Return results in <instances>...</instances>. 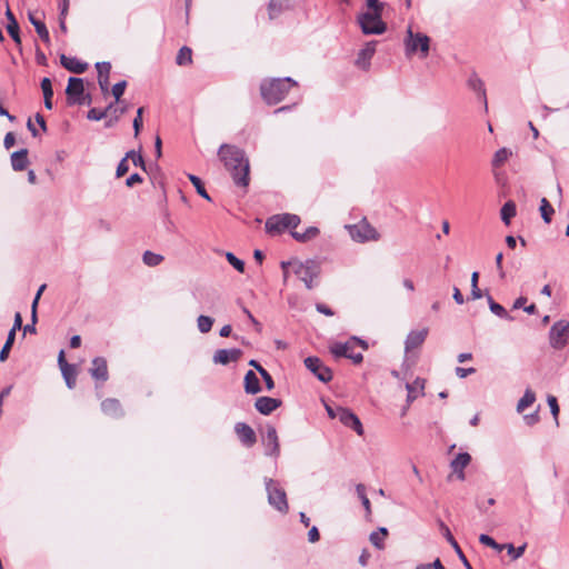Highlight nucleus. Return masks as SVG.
I'll return each mask as SVG.
<instances>
[{
    "label": "nucleus",
    "mask_w": 569,
    "mask_h": 569,
    "mask_svg": "<svg viewBox=\"0 0 569 569\" xmlns=\"http://www.w3.org/2000/svg\"><path fill=\"white\" fill-rule=\"evenodd\" d=\"M218 157L230 172L236 186L247 188L249 184V160L246 151L233 144L222 143L218 149Z\"/></svg>",
    "instance_id": "nucleus-1"
},
{
    "label": "nucleus",
    "mask_w": 569,
    "mask_h": 569,
    "mask_svg": "<svg viewBox=\"0 0 569 569\" xmlns=\"http://www.w3.org/2000/svg\"><path fill=\"white\" fill-rule=\"evenodd\" d=\"M291 267L295 274L305 283L308 289L316 287L315 280L320 274V264L316 260L309 259L306 261L292 260L282 261L281 268L283 270V281L288 280V268Z\"/></svg>",
    "instance_id": "nucleus-2"
},
{
    "label": "nucleus",
    "mask_w": 569,
    "mask_h": 569,
    "mask_svg": "<svg viewBox=\"0 0 569 569\" xmlns=\"http://www.w3.org/2000/svg\"><path fill=\"white\" fill-rule=\"evenodd\" d=\"M297 82L291 78L269 79L264 80L260 86V91L263 100L269 104L279 103L288 94Z\"/></svg>",
    "instance_id": "nucleus-3"
},
{
    "label": "nucleus",
    "mask_w": 569,
    "mask_h": 569,
    "mask_svg": "<svg viewBox=\"0 0 569 569\" xmlns=\"http://www.w3.org/2000/svg\"><path fill=\"white\" fill-rule=\"evenodd\" d=\"M430 42L431 40L427 34L422 32H413L412 27L409 26L403 39L405 53L407 57L419 54L421 59H425L429 54Z\"/></svg>",
    "instance_id": "nucleus-4"
},
{
    "label": "nucleus",
    "mask_w": 569,
    "mask_h": 569,
    "mask_svg": "<svg viewBox=\"0 0 569 569\" xmlns=\"http://www.w3.org/2000/svg\"><path fill=\"white\" fill-rule=\"evenodd\" d=\"M264 483L269 505L279 512L287 513L289 506L284 489L273 479H266Z\"/></svg>",
    "instance_id": "nucleus-5"
},
{
    "label": "nucleus",
    "mask_w": 569,
    "mask_h": 569,
    "mask_svg": "<svg viewBox=\"0 0 569 569\" xmlns=\"http://www.w3.org/2000/svg\"><path fill=\"white\" fill-rule=\"evenodd\" d=\"M358 343L361 345L363 349L367 348V343L363 340L353 337L347 342L333 343L330 347V351L336 358L345 357L351 359L353 363H360L363 359L362 353L353 351L356 345Z\"/></svg>",
    "instance_id": "nucleus-6"
},
{
    "label": "nucleus",
    "mask_w": 569,
    "mask_h": 569,
    "mask_svg": "<svg viewBox=\"0 0 569 569\" xmlns=\"http://www.w3.org/2000/svg\"><path fill=\"white\" fill-rule=\"evenodd\" d=\"M382 12L367 11L358 17L359 26L365 34H382L387 24L381 19Z\"/></svg>",
    "instance_id": "nucleus-7"
},
{
    "label": "nucleus",
    "mask_w": 569,
    "mask_h": 569,
    "mask_svg": "<svg viewBox=\"0 0 569 569\" xmlns=\"http://www.w3.org/2000/svg\"><path fill=\"white\" fill-rule=\"evenodd\" d=\"M300 223L297 214L282 213L270 217L266 222V229L270 233L282 232L287 229H295Z\"/></svg>",
    "instance_id": "nucleus-8"
},
{
    "label": "nucleus",
    "mask_w": 569,
    "mask_h": 569,
    "mask_svg": "<svg viewBox=\"0 0 569 569\" xmlns=\"http://www.w3.org/2000/svg\"><path fill=\"white\" fill-rule=\"evenodd\" d=\"M549 343L553 349L560 350L569 343V321H557L549 331Z\"/></svg>",
    "instance_id": "nucleus-9"
},
{
    "label": "nucleus",
    "mask_w": 569,
    "mask_h": 569,
    "mask_svg": "<svg viewBox=\"0 0 569 569\" xmlns=\"http://www.w3.org/2000/svg\"><path fill=\"white\" fill-rule=\"evenodd\" d=\"M68 104H84V84L81 78L70 77L66 89Z\"/></svg>",
    "instance_id": "nucleus-10"
},
{
    "label": "nucleus",
    "mask_w": 569,
    "mask_h": 569,
    "mask_svg": "<svg viewBox=\"0 0 569 569\" xmlns=\"http://www.w3.org/2000/svg\"><path fill=\"white\" fill-rule=\"evenodd\" d=\"M349 231L351 238L359 242L376 241L379 239L378 231L367 221L351 226Z\"/></svg>",
    "instance_id": "nucleus-11"
},
{
    "label": "nucleus",
    "mask_w": 569,
    "mask_h": 569,
    "mask_svg": "<svg viewBox=\"0 0 569 569\" xmlns=\"http://www.w3.org/2000/svg\"><path fill=\"white\" fill-rule=\"evenodd\" d=\"M305 366L322 382H329L332 379V371L318 357L306 358Z\"/></svg>",
    "instance_id": "nucleus-12"
},
{
    "label": "nucleus",
    "mask_w": 569,
    "mask_h": 569,
    "mask_svg": "<svg viewBox=\"0 0 569 569\" xmlns=\"http://www.w3.org/2000/svg\"><path fill=\"white\" fill-rule=\"evenodd\" d=\"M337 418L339 421L351 429H353L358 436L363 435V427L360 419L349 409L337 407Z\"/></svg>",
    "instance_id": "nucleus-13"
},
{
    "label": "nucleus",
    "mask_w": 569,
    "mask_h": 569,
    "mask_svg": "<svg viewBox=\"0 0 569 569\" xmlns=\"http://www.w3.org/2000/svg\"><path fill=\"white\" fill-rule=\"evenodd\" d=\"M242 356V351L238 348L231 349H219L213 355V362L218 365H229L231 362H236Z\"/></svg>",
    "instance_id": "nucleus-14"
},
{
    "label": "nucleus",
    "mask_w": 569,
    "mask_h": 569,
    "mask_svg": "<svg viewBox=\"0 0 569 569\" xmlns=\"http://www.w3.org/2000/svg\"><path fill=\"white\" fill-rule=\"evenodd\" d=\"M90 375L93 379L104 382L109 378L107 360L103 357H96L91 362Z\"/></svg>",
    "instance_id": "nucleus-15"
},
{
    "label": "nucleus",
    "mask_w": 569,
    "mask_h": 569,
    "mask_svg": "<svg viewBox=\"0 0 569 569\" xmlns=\"http://www.w3.org/2000/svg\"><path fill=\"white\" fill-rule=\"evenodd\" d=\"M281 406V400L271 397H259L254 401V408L264 416L272 413Z\"/></svg>",
    "instance_id": "nucleus-16"
},
{
    "label": "nucleus",
    "mask_w": 569,
    "mask_h": 569,
    "mask_svg": "<svg viewBox=\"0 0 569 569\" xmlns=\"http://www.w3.org/2000/svg\"><path fill=\"white\" fill-rule=\"evenodd\" d=\"M428 336V329L423 328L421 330H413L409 332L407 339L405 341V350L406 352H410L413 349L419 348L426 340Z\"/></svg>",
    "instance_id": "nucleus-17"
},
{
    "label": "nucleus",
    "mask_w": 569,
    "mask_h": 569,
    "mask_svg": "<svg viewBox=\"0 0 569 569\" xmlns=\"http://www.w3.org/2000/svg\"><path fill=\"white\" fill-rule=\"evenodd\" d=\"M96 69L98 71V83L103 94L109 91V74L111 70L110 62L102 61L96 63Z\"/></svg>",
    "instance_id": "nucleus-18"
},
{
    "label": "nucleus",
    "mask_w": 569,
    "mask_h": 569,
    "mask_svg": "<svg viewBox=\"0 0 569 569\" xmlns=\"http://www.w3.org/2000/svg\"><path fill=\"white\" fill-rule=\"evenodd\" d=\"M440 526V529L445 536V538L447 539V541L452 546V548L455 549L457 556L459 557V559L461 560V562L463 563V566L467 568V569H472L471 565L469 563L468 559L466 558L465 553L462 552L461 548L459 547L458 542L456 541V539L453 538V536L451 535V531L450 529L442 522L440 521L439 523Z\"/></svg>",
    "instance_id": "nucleus-19"
},
{
    "label": "nucleus",
    "mask_w": 569,
    "mask_h": 569,
    "mask_svg": "<svg viewBox=\"0 0 569 569\" xmlns=\"http://www.w3.org/2000/svg\"><path fill=\"white\" fill-rule=\"evenodd\" d=\"M376 41H370L366 43L365 48L360 50L358 58H357V66L362 69H368L370 64V59L373 57L376 52Z\"/></svg>",
    "instance_id": "nucleus-20"
},
{
    "label": "nucleus",
    "mask_w": 569,
    "mask_h": 569,
    "mask_svg": "<svg viewBox=\"0 0 569 569\" xmlns=\"http://www.w3.org/2000/svg\"><path fill=\"white\" fill-rule=\"evenodd\" d=\"M263 443L266 447L267 455L277 456L279 453L278 436H277V431L273 427H269L267 429L266 436L263 437Z\"/></svg>",
    "instance_id": "nucleus-21"
},
{
    "label": "nucleus",
    "mask_w": 569,
    "mask_h": 569,
    "mask_svg": "<svg viewBox=\"0 0 569 569\" xmlns=\"http://www.w3.org/2000/svg\"><path fill=\"white\" fill-rule=\"evenodd\" d=\"M60 62L63 68L73 73H83L88 67L86 62H82L74 57H67L66 54L60 56Z\"/></svg>",
    "instance_id": "nucleus-22"
},
{
    "label": "nucleus",
    "mask_w": 569,
    "mask_h": 569,
    "mask_svg": "<svg viewBox=\"0 0 569 569\" xmlns=\"http://www.w3.org/2000/svg\"><path fill=\"white\" fill-rule=\"evenodd\" d=\"M101 410L104 415L118 418L122 416V409L119 400L108 398L101 402Z\"/></svg>",
    "instance_id": "nucleus-23"
},
{
    "label": "nucleus",
    "mask_w": 569,
    "mask_h": 569,
    "mask_svg": "<svg viewBox=\"0 0 569 569\" xmlns=\"http://www.w3.org/2000/svg\"><path fill=\"white\" fill-rule=\"evenodd\" d=\"M28 150L21 149L11 154V166L14 171H22L28 166Z\"/></svg>",
    "instance_id": "nucleus-24"
},
{
    "label": "nucleus",
    "mask_w": 569,
    "mask_h": 569,
    "mask_svg": "<svg viewBox=\"0 0 569 569\" xmlns=\"http://www.w3.org/2000/svg\"><path fill=\"white\" fill-rule=\"evenodd\" d=\"M406 389L408 391L407 402L411 403L419 395L423 393L425 380L417 378L413 382L407 383Z\"/></svg>",
    "instance_id": "nucleus-25"
},
{
    "label": "nucleus",
    "mask_w": 569,
    "mask_h": 569,
    "mask_svg": "<svg viewBox=\"0 0 569 569\" xmlns=\"http://www.w3.org/2000/svg\"><path fill=\"white\" fill-rule=\"evenodd\" d=\"M512 156V150L509 148H500L498 149L492 158L491 166L493 170L501 168Z\"/></svg>",
    "instance_id": "nucleus-26"
},
{
    "label": "nucleus",
    "mask_w": 569,
    "mask_h": 569,
    "mask_svg": "<svg viewBox=\"0 0 569 569\" xmlns=\"http://www.w3.org/2000/svg\"><path fill=\"white\" fill-rule=\"evenodd\" d=\"M29 21L34 27L40 39L48 43L50 41V36L44 22H42L31 12H29Z\"/></svg>",
    "instance_id": "nucleus-27"
},
{
    "label": "nucleus",
    "mask_w": 569,
    "mask_h": 569,
    "mask_svg": "<svg viewBox=\"0 0 569 569\" xmlns=\"http://www.w3.org/2000/svg\"><path fill=\"white\" fill-rule=\"evenodd\" d=\"M41 89L43 92V99H44V107L48 110L52 109V97H53V90H52V83L49 78H43L41 80Z\"/></svg>",
    "instance_id": "nucleus-28"
},
{
    "label": "nucleus",
    "mask_w": 569,
    "mask_h": 569,
    "mask_svg": "<svg viewBox=\"0 0 569 569\" xmlns=\"http://www.w3.org/2000/svg\"><path fill=\"white\" fill-rule=\"evenodd\" d=\"M536 401V393L531 389H526L523 396L517 405V411L522 412Z\"/></svg>",
    "instance_id": "nucleus-29"
},
{
    "label": "nucleus",
    "mask_w": 569,
    "mask_h": 569,
    "mask_svg": "<svg viewBox=\"0 0 569 569\" xmlns=\"http://www.w3.org/2000/svg\"><path fill=\"white\" fill-rule=\"evenodd\" d=\"M319 229L317 227H309L305 232L291 231V236L299 242H307L317 237Z\"/></svg>",
    "instance_id": "nucleus-30"
},
{
    "label": "nucleus",
    "mask_w": 569,
    "mask_h": 569,
    "mask_svg": "<svg viewBox=\"0 0 569 569\" xmlns=\"http://www.w3.org/2000/svg\"><path fill=\"white\" fill-rule=\"evenodd\" d=\"M471 461V456L468 452L459 453L450 463L452 471H460L465 469Z\"/></svg>",
    "instance_id": "nucleus-31"
},
{
    "label": "nucleus",
    "mask_w": 569,
    "mask_h": 569,
    "mask_svg": "<svg viewBox=\"0 0 569 569\" xmlns=\"http://www.w3.org/2000/svg\"><path fill=\"white\" fill-rule=\"evenodd\" d=\"M388 530L385 527L379 528L378 531L370 533V542L379 550L385 548L383 539L387 537Z\"/></svg>",
    "instance_id": "nucleus-32"
},
{
    "label": "nucleus",
    "mask_w": 569,
    "mask_h": 569,
    "mask_svg": "<svg viewBox=\"0 0 569 569\" xmlns=\"http://www.w3.org/2000/svg\"><path fill=\"white\" fill-rule=\"evenodd\" d=\"M251 368H254L262 377L264 383H266V389L267 390H272L274 388V382H273V379L272 377L269 375V372L259 363L257 362L256 360H252L251 359Z\"/></svg>",
    "instance_id": "nucleus-33"
},
{
    "label": "nucleus",
    "mask_w": 569,
    "mask_h": 569,
    "mask_svg": "<svg viewBox=\"0 0 569 569\" xmlns=\"http://www.w3.org/2000/svg\"><path fill=\"white\" fill-rule=\"evenodd\" d=\"M487 299L489 309L492 313L503 319L513 320V318L509 316L507 310L501 305L497 303L491 296L488 295Z\"/></svg>",
    "instance_id": "nucleus-34"
},
{
    "label": "nucleus",
    "mask_w": 569,
    "mask_h": 569,
    "mask_svg": "<svg viewBox=\"0 0 569 569\" xmlns=\"http://www.w3.org/2000/svg\"><path fill=\"white\" fill-rule=\"evenodd\" d=\"M516 204L513 201H507L502 208H501V211H500V214H501V220L506 223V224H509L510 223V220L511 218H513L516 216Z\"/></svg>",
    "instance_id": "nucleus-35"
},
{
    "label": "nucleus",
    "mask_w": 569,
    "mask_h": 569,
    "mask_svg": "<svg viewBox=\"0 0 569 569\" xmlns=\"http://www.w3.org/2000/svg\"><path fill=\"white\" fill-rule=\"evenodd\" d=\"M539 210L541 212V218L543 219V221L546 223H550L551 222V217L555 213V210H553V208L551 207V204L549 203V201L546 198H542L540 200V208H539Z\"/></svg>",
    "instance_id": "nucleus-36"
},
{
    "label": "nucleus",
    "mask_w": 569,
    "mask_h": 569,
    "mask_svg": "<svg viewBox=\"0 0 569 569\" xmlns=\"http://www.w3.org/2000/svg\"><path fill=\"white\" fill-rule=\"evenodd\" d=\"M143 263L149 267H157L163 261V257L152 251H144L142 256Z\"/></svg>",
    "instance_id": "nucleus-37"
},
{
    "label": "nucleus",
    "mask_w": 569,
    "mask_h": 569,
    "mask_svg": "<svg viewBox=\"0 0 569 569\" xmlns=\"http://www.w3.org/2000/svg\"><path fill=\"white\" fill-rule=\"evenodd\" d=\"M192 61V51L188 47H182L176 58V62L179 66H186Z\"/></svg>",
    "instance_id": "nucleus-38"
},
{
    "label": "nucleus",
    "mask_w": 569,
    "mask_h": 569,
    "mask_svg": "<svg viewBox=\"0 0 569 569\" xmlns=\"http://www.w3.org/2000/svg\"><path fill=\"white\" fill-rule=\"evenodd\" d=\"M61 373L63 376L67 387L69 389H73L76 386V376H77L74 366L66 368V369L62 368Z\"/></svg>",
    "instance_id": "nucleus-39"
},
{
    "label": "nucleus",
    "mask_w": 569,
    "mask_h": 569,
    "mask_svg": "<svg viewBox=\"0 0 569 569\" xmlns=\"http://www.w3.org/2000/svg\"><path fill=\"white\" fill-rule=\"evenodd\" d=\"M283 0H270L268 4V13L270 19L277 18L283 10Z\"/></svg>",
    "instance_id": "nucleus-40"
},
{
    "label": "nucleus",
    "mask_w": 569,
    "mask_h": 569,
    "mask_svg": "<svg viewBox=\"0 0 569 569\" xmlns=\"http://www.w3.org/2000/svg\"><path fill=\"white\" fill-rule=\"evenodd\" d=\"M189 180L191 181V183L196 188V190H197L199 196H201L202 198L207 199L208 201H211V198L208 194V192L206 191L204 186H203V183H202V181H201V179L199 177H197L194 174H189Z\"/></svg>",
    "instance_id": "nucleus-41"
},
{
    "label": "nucleus",
    "mask_w": 569,
    "mask_h": 569,
    "mask_svg": "<svg viewBox=\"0 0 569 569\" xmlns=\"http://www.w3.org/2000/svg\"><path fill=\"white\" fill-rule=\"evenodd\" d=\"M14 339H16V335H13V332H9L7 340H6L2 349L0 350V361L3 362L8 359L9 352L14 343Z\"/></svg>",
    "instance_id": "nucleus-42"
},
{
    "label": "nucleus",
    "mask_w": 569,
    "mask_h": 569,
    "mask_svg": "<svg viewBox=\"0 0 569 569\" xmlns=\"http://www.w3.org/2000/svg\"><path fill=\"white\" fill-rule=\"evenodd\" d=\"M213 325V319L209 316H199L197 319V326L201 333H207L211 330Z\"/></svg>",
    "instance_id": "nucleus-43"
},
{
    "label": "nucleus",
    "mask_w": 569,
    "mask_h": 569,
    "mask_svg": "<svg viewBox=\"0 0 569 569\" xmlns=\"http://www.w3.org/2000/svg\"><path fill=\"white\" fill-rule=\"evenodd\" d=\"M356 492L359 499L361 500L362 506L365 507L367 513L371 512V503L366 495V487L362 483L356 486Z\"/></svg>",
    "instance_id": "nucleus-44"
},
{
    "label": "nucleus",
    "mask_w": 569,
    "mask_h": 569,
    "mask_svg": "<svg viewBox=\"0 0 569 569\" xmlns=\"http://www.w3.org/2000/svg\"><path fill=\"white\" fill-rule=\"evenodd\" d=\"M236 433L244 446L249 445V426L246 422H239L236 425Z\"/></svg>",
    "instance_id": "nucleus-45"
},
{
    "label": "nucleus",
    "mask_w": 569,
    "mask_h": 569,
    "mask_svg": "<svg viewBox=\"0 0 569 569\" xmlns=\"http://www.w3.org/2000/svg\"><path fill=\"white\" fill-rule=\"evenodd\" d=\"M7 31L17 44H21V39H20V34H19V24L16 19H12V22H8Z\"/></svg>",
    "instance_id": "nucleus-46"
},
{
    "label": "nucleus",
    "mask_w": 569,
    "mask_h": 569,
    "mask_svg": "<svg viewBox=\"0 0 569 569\" xmlns=\"http://www.w3.org/2000/svg\"><path fill=\"white\" fill-rule=\"evenodd\" d=\"M479 273L473 271L471 274V299L477 300L482 297V291L478 287Z\"/></svg>",
    "instance_id": "nucleus-47"
},
{
    "label": "nucleus",
    "mask_w": 569,
    "mask_h": 569,
    "mask_svg": "<svg viewBox=\"0 0 569 569\" xmlns=\"http://www.w3.org/2000/svg\"><path fill=\"white\" fill-rule=\"evenodd\" d=\"M527 543H523L519 546L518 548H515L512 543H507L506 549L508 551V555L511 556L513 560L519 559L526 551Z\"/></svg>",
    "instance_id": "nucleus-48"
},
{
    "label": "nucleus",
    "mask_w": 569,
    "mask_h": 569,
    "mask_svg": "<svg viewBox=\"0 0 569 569\" xmlns=\"http://www.w3.org/2000/svg\"><path fill=\"white\" fill-rule=\"evenodd\" d=\"M226 258L236 270L244 272L246 263L243 260L237 258L232 252H227Z\"/></svg>",
    "instance_id": "nucleus-49"
},
{
    "label": "nucleus",
    "mask_w": 569,
    "mask_h": 569,
    "mask_svg": "<svg viewBox=\"0 0 569 569\" xmlns=\"http://www.w3.org/2000/svg\"><path fill=\"white\" fill-rule=\"evenodd\" d=\"M469 86L471 89H473L475 91L479 92L482 96L485 106L487 107V100L485 96V88L482 81L475 76L469 79Z\"/></svg>",
    "instance_id": "nucleus-50"
},
{
    "label": "nucleus",
    "mask_w": 569,
    "mask_h": 569,
    "mask_svg": "<svg viewBox=\"0 0 569 569\" xmlns=\"http://www.w3.org/2000/svg\"><path fill=\"white\" fill-rule=\"evenodd\" d=\"M126 87H127V82L124 80L113 84L111 92H112V96L114 97L116 102L120 101V98L122 97V94L126 90Z\"/></svg>",
    "instance_id": "nucleus-51"
},
{
    "label": "nucleus",
    "mask_w": 569,
    "mask_h": 569,
    "mask_svg": "<svg viewBox=\"0 0 569 569\" xmlns=\"http://www.w3.org/2000/svg\"><path fill=\"white\" fill-rule=\"evenodd\" d=\"M106 117H107V111H103V110H100L97 108H91L87 114V118L89 120H93V121L102 120Z\"/></svg>",
    "instance_id": "nucleus-52"
},
{
    "label": "nucleus",
    "mask_w": 569,
    "mask_h": 569,
    "mask_svg": "<svg viewBox=\"0 0 569 569\" xmlns=\"http://www.w3.org/2000/svg\"><path fill=\"white\" fill-rule=\"evenodd\" d=\"M142 113H143V108L140 107L137 110V117L133 119L134 136H138L142 128Z\"/></svg>",
    "instance_id": "nucleus-53"
},
{
    "label": "nucleus",
    "mask_w": 569,
    "mask_h": 569,
    "mask_svg": "<svg viewBox=\"0 0 569 569\" xmlns=\"http://www.w3.org/2000/svg\"><path fill=\"white\" fill-rule=\"evenodd\" d=\"M366 4L369 11L373 12H382L385 8V3L379 0H366Z\"/></svg>",
    "instance_id": "nucleus-54"
},
{
    "label": "nucleus",
    "mask_w": 569,
    "mask_h": 569,
    "mask_svg": "<svg viewBox=\"0 0 569 569\" xmlns=\"http://www.w3.org/2000/svg\"><path fill=\"white\" fill-rule=\"evenodd\" d=\"M547 401H548V405L550 407V411H551L553 418L557 420L558 413H559V406H558L556 397L549 396Z\"/></svg>",
    "instance_id": "nucleus-55"
},
{
    "label": "nucleus",
    "mask_w": 569,
    "mask_h": 569,
    "mask_svg": "<svg viewBox=\"0 0 569 569\" xmlns=\"http://www.w3.org/2000/svg\"><path fill=\"white\" fill-rule=\"evenodd\" d=\"M415 569H446L439 559H436L431 563L418 565Z\"/></svg>",
    "instance_id": "nucleus-56"
},
{
    "label": "nucleus",
    "mask_w": 569,
    "mask_h": 569,
    "mask_svg": "<svg viewBox=\"0 0 569 569\" xmlns=\"http://www.w3.org/2000/svg\"><path fill=\"white\" fill-rule=\"evenodd\" d=\"M129 170V166H128V161H127V158H123L121 159V161L119 162L118 167H117V171H116V176L118 178L124 176Z\"/></svg>",
    "instance_id": "nucleus-57"
},
{
    "label": "nucleus",
    "mask_w": 569,
    "mask_h": 569,
    "mask_svg": "<svg viewBox=\"0 0 569 569\" xmlns=\"http://www.w3.org/2000/svg\"><path fill=\"white\" fill-rule=\"evenodd\" d=\"M262 391V387L260 386L259 379L251 371V395H256Z\"/></svg>",
    "instance_id": "nucleus-58"
},
{
    "label": "nucleus",
    "mask_w": 569,
    "mask_h": 569,
    "mask_svg": "<svg viewBox=\"0 0 569 569\" xmlns=\"http://www.w3.org/2000/svg\"><path fill=\"white\" fill-rule=\"evenodd\" d=\"M475 372H476V369H475V368H462V367H457V368H456V375H457L459 378H461V379H463V378H466L467 376L472 375V373H475Z\"/></svg>",
    "instance_id": "nucleus-59"
},
{
    "label": "nucleus",
    "mask_w": 569,
    "mask_h": 569,
    "mask_svg": "<svg viewBox=\"0 0 569 569\" xmlns=\"http://www.w3.org/2000/svg\"><path fill=\"white\" fill-rule=\"evenodd\" d=\"M20 329H22V317H21L20 312H17L14 315L13 326L9 332H13V335H16L17 330H20Z\"/></svg>",
    "instance_id": "nucleus-60"
},
{
    "label": "nucleus",
    "mask_w": 569,
    "mask_h": 569,
    "mask_svg": "<svg viewBox=\"0 0 569 569\" xmlns=\"http://www.w3.org/2000/svg\"><path fill=\"white\" fill-rule=\"evenodd\" d=\"M142 182V177L139 173H132L130 177L126 180L127 187H133L136 183Z\"/></svg>",
    "instance_id": "nucleus-61"
},
{
    "label": "nucleus",
    "mask_w": 569,
    "mask_h": 569,
    "mask_svg": "<svg viewBox=\"0 0 569 569\" xmlns=\"http://www.w3.org/2000/svg\"><path fill=\"white\" fill-rule=\"evenodd\" d=\"M320 538V535H319V530L317 527H312L309 532H308V540L311 542V543H315L319 540Z\"/></svg>",
    "instance_id": "nucleus-62"
},
{
    "label": "nucleus",
    "mask_w": 569,
    "mask_h": 569,
    "mask_svg": "<svg viewBox=\"0 0 569 569\" xmlns=\"http://www.w3.org/2000/svg\"><path fill=\"white\" fill-rule=\"evenodd\" d=\"M316 309L318 312H320L325 316H328V317L333 316V311L328 306H326L323 303H317Z\"/></svg>",
    "instance_id": "nucleus-63"
},
{
    "label": "nucleus",
    "mask_w": 569,
    "mask_h": 569,
    "mask_svg": "<svg viewBox=\"0 0 569 569\" xmlns=\"http://www.w3.org/2000/svg\"><path fill=\"white\" fill-rule=\"evenodd\" d=\"M14 142H16L14 134L12 132H8L3 140L4 148L10 149L11 147H13Z\"/></svg>",
    "instance_id": "nucleus-64"
}]
</instances>
